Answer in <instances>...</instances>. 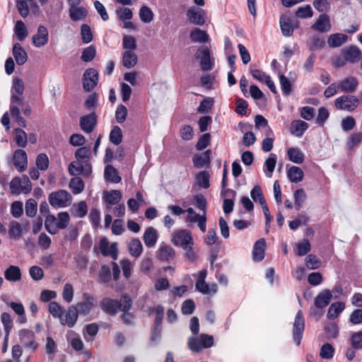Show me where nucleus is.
<instances>
[{"label": "nucleus", "mask_w": 362, "mask_h": 362, "mask_svg": "<svg viewBox=\"0 0 362 362\" xmlns=\"http://www.w3.org/2000/svg\"><path fill=\"white\" fill-rule=\"evenodd\" d=\"M188 20L195 25H202L205 23L204 11L196 7L190 8L187 13Z\"/></svg>", "instance_id": "20"}, {"label": "nucleus", "mask_w": 362, "mask_h": 362, "mask_svg": "<svg viewBox=\"0 0 362 362\" xmlns=\"http://www.w3.org/2000/svg\"><path fill=\"white\" fill-rule=\"evenodd\" d=\"M172 243L175 245L180 247L185 251V256L189 261H194L197 259V255L194 251V240L192 233L187 229H181L175 231L171 239Z\"/></svg>", "instance_id": "1"}, {"label": "nucleus", "mask_w": 362, "mask_h": 362, "mask_svg": "<svg viewBox=\"0 0 362 362\" xmlns=\"http://www.w3.org/2000/svg\"><path fill=\"white\" fill-rule=\"evenodd\" d=\"M122 199V194L120 191L117 189H112L107 191L104 194V199L108 205H115L119 202Z\"/></svg>", "instance_id": "38"}, {"label": "nucleus", "mask_w": 362, "mask_h": 362, "mask_svg": "<svg viewBox=\"0 0 362 362\" xmlns=\"http://www.w3.org/2000/svg\"><path fill=\"white\" fill-rule=\"evenodd\" d=\"M358 102L356 96L344 95L335 100V106L339 110L351 112L357 107Z\"/></svg>", "instance_id": "5"}, {"label": "nucleus", "mask_w": 362, "mask_h": 362, "mask_svg": "<svg viewBox=\"0 0 362 362\" xmlns=\"http://www.w3.org/2000/svg\"><path fill=\"white\" fill-rule=\"evenodd\" d=\"M71 212L73 216L78 218L84 217L88 212V206L85 202L82 201L74 204L71 208Z\"/></svg>", "instance_id": "42"}, {"label": "nucleus", "mask_w": 362, "mask_h": 362, "mask_svg": "<svg viewBox=\"0 0 362 362\" xmlns=\"http://www.w3.org/2000/svg\"><path fill=\"white\" fill-rule=\"evenodd\" d=\"M287 155L291 161L297 164L303 163L305 156L298 148L291 147L287 150Z\"/></svg>", "instance_id": "35"}, {"label": "nucleus", "mask_w": 362, "mask_h": 362, "mask_svg": "<svg viewBox=\"0 0 362 362\" xmlns=\"http://www.w3.org/2000/svg\"><path fill=\"white\" fill-rule=\"evenodd\" d=\"M306 199V194L303 189H297L294 193L295 207L299 211Z\"/></svg>", "instance_id": "56"}, {"label": "nucleus", "mask_w": 362, "mask_h": 362, "mask_svg": "<svg viewBox=\"0 0 362 362\" xmlns=\"http://www.w3.org/2000/svg\"><path fill=\"white\" fill-rule=\"evenodd\" d=\"M87 16V10L82 6L69 7V16L73 21H83Z\"/></svg>", "instance_id": "29"}, {"label": "nucleus", "mask_w": 362, "mask_h": 362, "mask_svg": "<svg viewBox=\"0 0 362 362\" xmlns=\"http://www.w3.org/2000/svg\"><path fill=\"white\" fill-rule=\"evenodd\" d=\"M250 196L255 202H259L260 205H263L267 203L264 197L262 190L259 185H255L252 189Z\"/></svg>", "instance_id": "50"}, {"label": "nucleus", "mask_w": 362, "mask_h": 362, "mask_svg": "<svg viewBox=\"0 0 362 362\" xmlns=\"http://www.w3.org/2000/svg\"><path fill=\"white\" fill-rule=\"evenodd\" d=\"M48 40L49 33L47 29L43 25H40L37 33L33 36V44L36 47H41L45 46Z\"/></svg>", "instance_id": "17"}, {"label": "nucleus", "mask_w": 362, "mask_h": 362, "mask_svg": "<svg viewBox=\"0 0 362 362\" xmlns=\"http://www.w3.org/2000/svg\"><path fill=\"white\" fill-rule=\"evenodd\" d=\"M48 310L49 313L55 318L60 320L64 312L63 308L55 301H52L48 305Z\"/></svg>", "instance_id": "55"}, {"label": "nucleus", "mask_w": 362, "mask_h": 362, "mask_svg": "<svg viewBox=\"0 0 362 362\" xmlns=\"http://www.w3.org/2000/svg\"><path fill=\"white\" fill-rule=\"evenodd\" d=\"M13 30L19 41H23L28 35L25 25L22 21H16Z\"/></svg>", "instance_id": "46"}, {"label": "nucleus", "mask_w": 362, "mask_h": 362, "mask_svg": "<svg viewBox=\"0 0 362 362\" xmlns=\"http://www.w3.org/2000/svg\"><path fill=\"white\" fill-rule=\"evenodd\" d=\"M190 40L192 42L204 43L209 41V37L206 31L199 28H194L189 35Z\"/></svg>", "instance_id": "36"}, {"label": "nucleus", "mask_w": 362, "mask_h": 362, "mask_svg": "<svg viewBox=\"0 0 362 362\" xmlns=\"http://www.w3.org/2000/svg\"><path fill=\"white\" fill-rule=\"evenodd\" d=\"M128 250L132 257L138 258L143 252L141 242L138 238L132 239L128 243Z\"/></svg>", "instance_id": "34"}, {"label": "nucleus", "mask_w": 362, "mask_h": 362, "mask_svg": "<svg viewBox=\"0 0 362 362\" xmlns=\"http://www.w3.org/2000/svg\"><path fill=\"white\" fill-rule=\"evenodd\" d=\"M308 127L307 122L300 119H296L292 121L291 124L290 132L296 137H301Z\"/></svg>", "instance_id": "24"}, {"label": "nucleus", "mask_w": 362, "mask_h": 362, "mask_svg": "<svg viewBox=\"0 0 362 362\" xmlns=\"http://www.w3.org/2000/svg\"><path fill=\"white\" fill-rule=\"evenodd\" d=\"M158 252L159 257L166 261L173 259L175 255V250L171 246L164 243L160 245Z\"/></svg>", "instance_id": "39"}, {"label": "nucleus", "mask_w": 362, "mask_h": 362, "mask_svg": "<svg viewBox=\"0 0 362 362\" xmlns=\"http://www.w3.org/2000/svg\"><path fill=\"white\" fill-rule=\"evenodd\" d=\"M69 172L71 175H82L85 177H88L92 173V169L90 163L76 160L69 164Z\"/></svg>", "instance_id": "7"}, {"label": "nucleus", "mask_w": 362, "mask_h": 362, "mask_svg": "<svg viewBox=\"0 0 362 362\" xmlns=\"http://www.w3.org/2000/svg\"><path fill=\"white\" fill-rule=\"evenodd\" d=\"M280 28L283 35L290 37L293 33L295 28L298 27V22L293 21L287 16H281L279 20Z\"/></svg>", "instance_id": "15"}, {"label": "nucleus", "mask_w": 362, "mask_h": 362, "mask_svg": "<svg viewBox=\"0 0 362 362\" xmlns=\"http://www.w3.org/2000/svg\"><path fill=\"white\" fill-rule=\"evenodd\" d=\"M102 310L111 315H115L119 309V301L109 298H103L100 302Z\"/></svg>", "instance_id": "25"}, {"label": "nucleus", "mask_w": 362, "mask_h": 362, "mask_svg": "<svg viewBox=\"0 0 362 362\" xmlns=\"http://www.w3.org/2000/svg\"><path fill=\"white\" fill-rule=\"evenodd\" d=\"M297 17L300 18H310L313 16V11L310 5L299 7L296 11Z\"/></svg>", "instance_id": "63"}, {"label": "nucleus", "mask_w": 362, "mask_h": 362, "mask_svg": "<svg viewBox=\"0 0 362 362\" xmlns=\"http://www.w3.org/2000/svg\"><path fill=\"white\" fill-rule=\"evenodd\" d=\"M311 28L320 33L329 31L331 23L329 16L326 14H321Z\"/></svg>", "instance_id": "21"}, {"label": "nucleus", "mask_w": 362, "mask_h": 362, "mask_svg": "<svg viewBox=\"0 0 362 362\" xmlns=\"http://www.w3.org/2000/svg\"><path fill=\"white\" fill-rule=\"evenodd\" d=\"M83 301L78 303L76 307L81 315H86L94 307L97 306V299L88 293H83Z\"/></svg>", "instance_id": "8"}, {"label": "nucleus", "mask_w": 362, "mask_h": 362, "mask_svg": "<svg viewBox=\"0 0 362 362\" xmlns=\"http://www.w3.org/2000/svg\"><path fill=\"white\" fill-rule=\"evenodd\" d=\"M158 238V234L156 229L153 227H148L146 229L143 239L147 247H152L155 246Z\"/></svg>", "instance_id": "26"}, {"label": "nucleus", "mask_w": 362, "mask_h": 362, "mask_svg": "<svg viewBox=\"0 0 362 362\" xmlns=\"http://www.w3.org/2000/svg\"><path fill=\"white\" fill-rule=\"evenodd\" d=\"M156 318L154 321V329L152 332V339L156 340L160 337L161 331V324L164 314V308L158 305L156 307Z\"/></svg>", "instance_id": "19"}, {"label": "nucleus", "mask_w": 362, "mask_h": 362, "mask_svg": "<svg viewBox=\"0 0 362 362\" xmlns=\"http://www.w3.org/2000/svg\"><path fill=\"white\" fill-rule=\"evenodd\" d=\"M105 177L106 180L113 183H119L121 177L118 175L117 170L111 165H108L105 168Z\"/></svg>", "instance_id": "44"}, {"label": "nucleus", "mask_w": 362, "mask_h": 362, "mask_svg": "<svg viewBox=\"0 0 362 362\" xmlns=\"http://www.w3.org/2000/svg\"><path fill=\"white\" fill-rule=\"evenodd\" d=\"M12 52L17 64L23 65L27 62V53L21 44L18 42L14 44Z\"/></svg>", "instance_id": "27"}, {"label": "nucleus", "mask_w": 362, "mask_h": 362, "mask_svg": "<svg viewBox=\"0 0 362 362\" xmlns=\"http://www.w3.org/2000/svg\"><path fill=\"white\" fill-rule=\"evenodd\" d=\"M118 18L122 21H130L132 18V11L126 7H119L116 10Z\"/></svg>", "instance_id": "59"}, {"label": "nucleus", "mask_w": 362, "mask_h": 362, "mask_svg": "<svg viewBox=\"0 0 362 362\" xmlns=\"http://www.w3.org/2000/svg\"><path fill=\"white\" fill-rule=\"evenodd\" d=\"M344 308L345 305L342 302H336L332 303L328 309L327 317L331 320L337 318Z\"/></svg>", "instance_id": "43"}, {"label": "nucleus", "mask_w": 362, "mask_h": 362, "mask_svg": "<svg viewBox=\"0 0 362 362\" xmlns=\"http://www.w3.org/2000/svg\"><path fill=\"white\" fill-rule=\"evenodd\" d=\"M266 249V240L264 238H261L255 242L253 250L252 257L253 259L256 262L262 261L264 257Z\"/></svg>", "instance_id": "23"}, {"label": "nucleus", "mask_w": 362, "mask_h": 362, "mask_svg": "<svg viewBox=\"0 0 362 362\" xmlns=\"http://www.w3.org/2000/svg\"><path fill=\"white\" fill-rule=\"evenodd\" d=\"M78 317V312L76 305H72L69 307L65 313H62L60 317V323L68 327H73L76 325Z\"/></svg>", "instance_id": "11"}, {"label": "nucleus", "mask_w": 362, "mask_h": 362, "mask_svg": "<svg viewBox=\"0 0 362 362\" xmlns=\"http://www.w3.org/2000/svg\"><path fill=\"white\" fill-rule=\"evenodd\" d=\"M22 233L23 228L20 223L16 221H11L8 229V235L10 238L18 240L21 237Z\"/></svg>", "instance_id": "48"}, {"label": "nucleus", "mask_w": 362, "mask_h": 362, "mask_svg": "<svg viewBox=\"0 0 362 362\" xmlns=\"http://www.w3.org/2000/svg\"><path fill=\"white\" fill-rule=\"evenodd\" d=\"M304 329L305 320L303 317V312L301 310H298L295 317L293 327V339L297 346H299L300 344Z\"/></svg>", "instance_id": "6"}, {"label": "nucleus", "mask_w": 362, "mask_h": 362, "mask_svg": "<svg viewBox=\"0 0 362 362\" xmlns=\"http://www.w3.org/2000/svg\"><path fill=\"white\" fill-rule=\"evenodd\" d=\"M276 163V155H274V153H271L264 163L265 170H267L266 175L268 177H271L272 176V173L274 170Z\"/></svg>", "instance_id": "52"}, {"label": "nucleus", "mask_w": 362, "mask_h": 362, "mask_svg": "<svg viewBox=\"0 0 362 362\" xmlns=\"http://www.w3.org/2000/svg\"><path fill=\"white\" fill-rule=\"evenodd\" d=\"M37 206L36 201L34 199H29L25 203V214L29 217L35 216L37 212Z\"/></svg>", "instance_id": "62"}, {"label": "nucleus", "mask_w": 362, "mask_h": 362, "mask_svg": "<svg viewBox=\"0 0 362 362\" xmlns=\"http://www.w3.org/2000/svg\"><path fill=\"white\" fill-rule=\"evenodd\" d=\"M57 226L59 229H64L66 228L70 221V216L68 212L63 211L60 212L57 214Z\"/></svg>", "instance_id": "61"}, {"label": "nucleus", "mask_w": 362, "mask_h": 362, "mask_svg": "<svg viewBox=\"0 0 362 362\" xmlns=\"http://www.w3.org/2000/svg\"><path fill=\"white\" fill-rule=\"evenodd\" d=\"M122 140V133L119 127L115 126L110 134V141L115 145H119Z\"/></svg>", "instance_id": "57"}, {"label": "nucleus", "mask_w": 362, "mask_h": 362, "mask_svg": "<svg viewBox=\"0 0 362 362\" xmlns=\"http://www.w3.org/2000/svg\"><path fill=\"white\" fill-rule=\"evenodd\" d=\"M5 279L11 282H17L21 279V272L18 267L11 265L4 272Z\"/></svg>", "instance_id": "28"}, {"label": "nucleus", "mask_w": 362, "mask_h": 362, "mask_svg": "<svg viewBox=\"0 0 362 362\" xmlns=\"http://www.w3.org/2000/svg\"><path fill=\"white\" fill-rule=\"evenodd\" d=\"M192 161L197 168L209 165L210 163V151L207 150L202 154L195 155Z\"/></svg>", "instance_id": "31"}, {"label": "nucleus", "mask_w": 362, "mask_h": 362, "mask_svg": "<svg viewBox=\"0 0 362 362\" xmlns=\"http://www.w3.org/2000/svg\"><path fill=\"white\" fill-rule=\"evenodd\" d=\"M341 55L345 57L347 62L356 63L361 58V52L360 49L355 45H351L346 47H344L341 50Z\"/></svg>", "instance_id": "14"}, {"label": "nucleus", "mask_w": 362, "mask_h": 362, "mask_svg": "<svg viewBox=\"0 0 362 362\" xmlns=\"http://www.w3.org/2000/svg\"><path fill=\"white\" fill-rule=\"evenodd\" d=\"M332 294L329 290H324L315 299V305L318 308L326 307L330 302Z\"/></svg>", "instance_id": "32"}, {"label": "nucleus", "mask_w": 362, "mask_h": 362, "mask_svg": "<svg viewBox=\"0 0 362 362\" xmlns=\"http://www.w3.org/2000/svg\"><path fill=\"white\" fill-rule=\"evenodd\" d=\"M137 62V56L132 50H126L123 54L122 64L126 68L134 67Z\"/></svg>", "instance_id": "40"}, {"label": "nucleus", "mask_w": 362, "mask_h": 362, "mask_svg": "<svg viewBox=\"0 0 362 362\" xmlns=\"http://www.w3.org/2000/svg\"><path fill=\"white\" fill-rule=\"evenodd\" d=\"M98 72L94 69H88L83 76V86L85 90L91 91L97 85Z\"/></svg>", "instance_id": "12"}, {"label": "nucleus", "mask_w": 362, "mask_h": 362, "mask_svg": "<svg viewBox=\"0 0 362 362\" xmlns=\"http://www.w3.org/2000/svg\"><path fill=\"white\" fill-rule=\"evenodd\" d=\"M139 18L142 22L148 23L153 19V13L149 7L143 6L139 9Z\"/></svg>", "instance_id": "51"}, {"label": "nucleus", "mask_w": 362, "mask_h": 362, "mask_svg": "<svg viewBox=\"0 0 362 362\" xmlns=\"http://www.w3.org/2000/svg\"><path fill=\"white\" fill-rule=\"evenodd\" d=\"M96 54L95 48L93 45H90L88 47H86L83 52L81 57L82 61L85 62H90L93 59Z\"/></svg>", "instance_id": "60"}, {"label": "nucleus", "mask_w": 362, "mask_h": 362, "mask_svg": "<svg viewBox=\"0 0 362 362\" xmlns=\"http://www.w3.org/2000/svg\"><path fill=\"white\" fill-rule=\"evenodd\" d=\"M351 344L354 349H362V331L354 333L351 337Z\"/></svg>", "instance_id": "64"}, {"label": "nucleus", "mask_w": 362, "mask_h": 362, "mask_svg": "<svg viewBox=\"0 0 362 362\" xmlns=\"http://www.w3.org/2000/svg\"><path fill=\"white\" fill-rule=\"evenodd\" d=\"M48 200L50 205L55 209L64 208L71 204L72 197L67 191L61 189L49 194Z\"/></svg>", "instance_id": "2"}, {"label": "nucleus", "mask_w": 362, "mask_h": 362, "mask_svg": "<svg viewBox=\"0 0 362 362\" xmlns=\"http://www.w3.org/2000/svg\"><path fill=\"white\" fill-rule=\"evenodd\" d=\"M57 217L54 215H47L45 220V228L47 231L52 234L55 235L58 233L59 228L57 226Z\"/></svg>", "instance_id": "37"}, {"label": "nucleus", "mask_w": 362, "mask_h": 362, "mask_svg": "<svg viewBox=\"0 0 362 362\" xmlns=\"http://www.w3.org/2000/svg\"><path fill=\"white\" fill-rule=\"evenodd\" d=\"M341 91L345 93H354L358 88V81L356 77L349 76L342 79L339 83Z\"/></svg>", "instance_id": "22"}, {"label": "nucleus", "mask_w": 362, "mask_h": 362, "mask_svg": "<svg viewBox=\"0 0 362 362\" xmlns=\"http://www.w3.org/2000/svg\"><path fill=\"white\" fill-rule=\"evenodd\" d=\"M348 40V36L343 33H334L329 36L327 43L330 47H339Z\"/></svg>", "instance_id": "33"}, {"label": "nucleus", "mask_w": 362, "mask_h": 362, "mask_svg": "<svg viewBox=\"0 0 362 362\" xmlns=\"http://www.w3.org/2000/svg\"><path fill=\"white\" fill-rule=\"evenodd\" d=\"M99 248L103 256H110L114 260L117 259L118 250L116 243H113L110 245L108 240L106 238H103L100 241Z\"/></svg>", "instance_id": "13"}, {"label": "nucleus", "mask_w": 362, "mask_h": 362, "mask_svg": "<svg viewBox=\"0 0 362 362\" xmlns=\"http://www.w3.org/2000/svg\"><path fill=\"white\" fill-rule=\"evenodd\" d=\"M13 165L20 173L25 170L28 166V156L25 151L18 149L14 151Z\"/></svg>", "instance_id": "16"}, {"label": "nucleus", "mask_w": 362, "mask_h": 362, "mask_svg": "<svg viewBox=\"0 0 362 362\" xmlns=\"http://www.w3.org/2000/svg\"><path fill=\"white\" fill-rule=\"evenodd\" d=\"M45 351L49 355V358L52 360L54 354L57 351V346L54 340L51 337H47L46 339Z\"/></svg>", "instance_id": "53"}, {"label": "nucleus", "mask_w": 362, "mask_h": 362, "mask_svg": "<svg viewBox=\"0 0 362 362\" xmlns=\"http://www.w3.org/2000/svg\"><path fill=\"white\" fill-rule=\"evenodd\" d=\"M196 59L199 60L202 71H211L213 69V62L210 57V50L207 47H201L195 54Z\"/></svg>", "instance_id": "9"}, {"label": "nucleus", "mask_w": 362, "mask_h": 362, "mask_svg": "<svg viewBox=\"0 0 362 362\" xmlns=\"http://www.w3.org/2000/svg\"><path fill=\"white\" fill-rule=\"evenodd\" d=\"M279 83L283 94L288 95L292 91V85L290 81L284 75L279 76Z\"/></svg>", "instance_id": "58"}, {"label": "nucleus", "mask_w": 362, "mask_h": 362, "mask_svg": "<svg viewBox=\"0 0 362 362\" xmlns=\"http://www.w3.org/2000/svg\"><path fill=\"white\" fill-rule=\"evenodd\" d=\"M287 176L291 182L298 183L302 181L304 173L299 167L292 166L288 170Z\"/></svg>", "instance_id": "41"}, {"label": "nucleus", "mask_w": 362, "mask_h": 362, "mask_svg": "<svg viewBox=\"0 0 362 362\" xmlns=\"http://www.w3.org/2000/svg\"><path fill=\"white\" fill-rule=\"evenodd\" d=\"M69 187L74 194H80L84 189V183L79 177H75L71 179Z\"/></svg>", "instance_id": "47"}, {"label": "nucleus", "mask_w": 362, "mask_h": 362, "mask_svg": "<svg viewBox=\"0 0 362 362\" xmlns=\"http://www.w3.org/2000/svg\"><path fill=\"white\" fill-rule=\"evenodd\" d=\"M12 194H28L32 189V184L27 175L13 178L9 185Z\"/></svg>", "instance_id": "3"}, {"label": "nucleus", "mask_w": 362, "mask_h": 362, "mask_svg": "<svg viewBox=\"0 0 362 362\" xmlns=\"http://www.w3.org/2000/svg\"><path fill=\"white\" fill-rule=\"evenodd\" d=\"M206 275L207 271L206 269L200 271L195 285L196 289L204 294H209L210 293L209 285L205 282Z\"/></svg>", "instance_id": "30"}, {"label": "nucleus", "mask_w": 362, "mask_h": 362, "mask_svg": "<svg viewBox=\"0 0 362 362\" xmlns=\"http://www.w3.org/2000/svg\"><path fill=\"white\" fill-rule=\"evenodd\" d=\"M21 343L27 349L35 351L37 347L38 344L35 340V336L32 330L29 329H21L18 332Z\"/></svg>", "instance_id": "10"}, {"label": "nucleus", "mask_w": 362, "mask_h": 362, "mask_svg": "<svg viewBox=\"0 0 362 362\" xmlns=\"http://www.w3.org/2000/svg\"><path fill=\"white\" fill-rule=\"evenodd\" d=\"M210 175L207 171L199 172L195 177L196 184L201 188L207 189L209 187Z\"/></svg>", "instance_id": "45"}, {"label": "nucleus", "mask_w": 362, "mask_h": 362, "mask_svg": "<svg viewBox=\"0 0 362 362\" xmlns=\"http://www.w3.org/2000/svg\"><path fill=\"white\" fill-rule=\"evenodd\" d=\"M90 155V150L86 146L81 147L75 152V157L76 160H78L79 161H84L86 163H88Z\"/></svg>", "instance_id": "54"}, {"label": "nucleus", "mask_w": 362, "mask_h": 362, "mask_svg": "<svg viewBox=\"0 0 362 362\" xmlns=\"http://www.w3.org/2000/svg\"><path fill=\"white\" fill-rule=\"evenodd\" d=\"M213 344V337L206 334H202L197 337H190L188 340L189 349L194 352H199L203 349L211 347Z\"/></svg>", "instance_id": "4"}, {"label": "nucleus", "mask_w": 362, "mask_h": 362, "mask_svg": "<svg viewBox=\"0 0 362 362\" xmlns=\"http://www.w3.org/2000/svg\"><path fill=\"white\" fill-rule=\"evenodd\" d=\"M14 140L21 148H25L27 145L28 138L26 133L21 129H15Z\"/></svg>", "instance_id": "49"}, {"label": "nucleus", "mask_w": 362, "mask_h": 362, "mask_svg": "<svg viewBox=\"0 0 362 362\" xmlns=\"http://www.w3.org/2000/svg\"><path fill=\"white\" fill-rule=\"evenodd\" d=\"M96 124L97 118L94 113H90L80 118V127L85 133H91Z\"/></svg>", "instance_id": "18"}]
</instances>
